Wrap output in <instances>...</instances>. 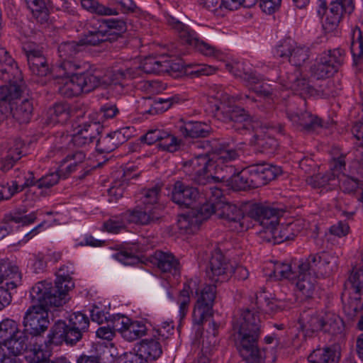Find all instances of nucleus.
<instances>
[{
  "label": "nucleus",
  "mask_w": 363,
  "mask_h": 363,
  "mask_svg": "<svg viewBox=\"0 0 363 363\" xmlns=\"http://www.w3.org/2000/svg\"><path fill=\"white\" fill-rule=\"evenodd\" d=\"M351 52L355 63L363 57V30L356 26L352 32Z\"/></svg>",
  "instance_id": "nucleus-47"
},
{
  "label": "nucleus",
  "mask_w": 363,
  "mask_h": 363,
  "mask_svg": "<svg viewBox=\"0 0 363 363\" xmlns=\"http://www.w3.org/2000/svg\"><path fill=\"white\" fill-rule=\"evenodd\" d=\"M199 197L196 188L189 186L180 181L174 184L172 200L181 206L190 207Z\"/></svg>",
  "instance_id": "nucleus-24"
},
{
  "label": "nucleus",
  "mask_w": 363,
  "mask_h": 363,
  "mask_svg": "<svg viewBox=\"0 0 363 363\" xmlns=\"http://www.w3.org/2000/svg\"><path fill=\"white\" fill-rule=\"evenodd\" d=\"M133 133L134 130L133 128L125 127L108 134V136L111 139V143L116 150L120 145L123 144L130 139L133 136Z\"/></svg>",
  "instance_id": "nucleus-57"
},
{
  "label": "nucleus",
  "mask_w": 363,
  "mask_h": 363,
  "mask_svg": "<svg viewBox=\"0 0 363 363\" xmlns=\"http://www.w3.org/2000/svg\"><path fill=\"white\" fill-rule=\"evenodd\" d=\"M29 69L32 74L38 77H45L50 73L48 60L39 49H33L29 45L25 46Z\"/></svg>",
  "instance_id": "nucleus-21"
},
{
  "label": "nucleus",
  "mask_w": 363,
  "mask_h": 363,
  "mask_svg": "<svg viewBox=\"0 0 363 363\" xmlns=\"http://www.w3.org/2000/svg\"><path fill=\"white\" fill-rule=\"evenodd\" d=\"M348 281L356 294L359 296L363 294V259L352 267Z\"/></svg>",
  "instance_id": "nucleus-44"
},
{
  "label": "nucleus",
  "mask_w": 363,
  "mask_h": 363,
  "mask_svg": "<svg viewBox=\"0 0 363 363\" xmlns=\"http://www.w3.org/2000/svg\"><path fill=\"white\" fill-rule=\"evenodd\" d=\"M312 363H337L338 357L335 351L330 347L318 348L313 350L308 357Z\"/></svg>",
  "instance_id": "nucleus-41"
},
{
  "label": "nucleus",
  "mask_w": 363,
  "mask_h": 363,
  "mask_svg": "<svg viewBox=\"0 0 363 363\" xmlns=\"http://www.w3.org/2000/svg\"><path fill=\"white\" fill-rule=\"evenodd\" d=\"M24 144L21 140H16L7 152V155L2 160V167L4 171L10 169L16 162L21 158L23 155L22 148Z\"/></svg>",
  "instance_id": "nucleus-43"
},
{
  "label": "nucleus",
  "mask_w": 363,
  "mask_h": 363,
  "mask_svg": "<svg viewBox=\"0 0 363 363\" xmlns=\"http://www.w3.org/2000/svg\"><path fill=\"white\" fill-rule=\"evenodd\" d=\"M0 339L6 350L13 354L28 352V347L23 330L13 320L5 319L0 323Z\"/></svg>",
  "instance_id": "nucleus-9"
},
{
  "label": "nucleus",
  "mask_w": 363,
  "mask_h": 363,
  "mask_svg": "<svg viewBox=\"0 0 363 363\" xmlns=\"http://www.w3.org/2000/svg\"><path fill=\"white\" fill-rule=\"evenodd\" d=\"M215 98L220 101L217 106V111L223 114L225 119L233 123V127L236 130H255L257 123L252 121L250 115L243 108L234 106L236 100L242 99L241 96H230L222 90L218 91Z\"/></svg>",
  "instance_id": "nucleus-5"
},
{
  "label": "nucleus",
  "mask_w": 363,
  "mask_h": 363,
  "mask_svg": "<svg viewBox=\"0 0 363 363\" xmlns=\"http://www.w3.org/2000/svg\"><path fill=\"white\" fill-rule=\"evenodd\" d=\"M181 67L179 63L174 62L167 56L148 57L144 59L140 66L134 67L145 74H164L179 71Z\"/></svg>",
  "instance_id": "nucleus-15"
},
{
  "label": "nucleus",
  "mask_w": 363,
  "mask_h": 363,
  "mask_svg": "<svg viewBox=\"0 0 363 363\" xmlns=\"http://www.w3.org/2000/svg\"><path fill=\"white\" fill-rule=\"evenodd\" d=\"M295 267L301 272H311L318 278L329 276L337 268V257L325 252L312 254L306 259L299 260Z\"/></svg>",
  "instance_id": "nucleus-10"
},
{
  "label": "nucleus",
  "mask_w": 363,
  "mask_h": 363,
  "mask_svg": "<svg viewBox=\"0 0 363 363\" xmlns=\"http://www.w3.org/2000/svg\"><path fill=\"white\" fill-rule=\"evenodd\" d=\"M116 180L112 183V186L108 189L109 201H116L123 196L124 190L127 186V175L123 171H118L115 173Z\"/></svg>",
  "instance_id": "nucleus-39"
},
{
  "label": "nucleus",
  "mask_w": 363,
  "mask_h": 363,
  "mask_svg": "<svg viewBox=\"0 0 363 363\" xmlns=\"http://www.w3.org/2000/svg\"><path fill=\"white\" fill-rule=\"evenodd\" d=\"M26 2L38 21L42 23L48 20L49 11L44 0H26Z\"/></svg>",
  "instance_id": "nucleus-49"
},
{
  "label": "nucleus",
  "mask_w": 363,
  "mask_h": 363,
  "mask_svg": "<svg viewBox=\"0 0 363 363\" xmlns=\"http://www.w3.org/2000/svg\"><path fill=\"white\" fill-rule=\"evenodd\" d=\"M89 327V319L86 315L80 312L73 313L69 317L68 325L59 321L54 325L52 329V336L55 339L74 345L88 332Z\"/></svg>",
  "instance_id": "nucleus-6"
},
{
  "label": "nucleus",
  "mask_w": 363,
  "mask_h": 363,
  "mask_svg": "<svg viewBox=\"0 0 363 363\" xmlns=\"http://www.w3.org/2000/svg\"><path fill=\"white\" fill-rule=\"evenodd\" d=\"M345 166V157L340 156L337 158H334L331 164L332 172H328L325 174H318L308 177L306 179L308 184L314 189H320L327 185H334L336 181V177H338L336 173L340 172Z\"/></svg>",
  "instance_id": "nucleus-20"
},
{
  "label": "nucleus",
  "mask_w": 363,
  "mask_h": 363,
  "mask_svg": "<svg viewBox=\"0 0 363 363\" xmlns=\"http://www.w3.org/2000/svg\"><path fill=\"white\" fill-rule=\"evenodd\" d=\"M81 43H77L75 42H66L62 43L58 48V52L60 57L62 59V62L70 61L69 57H73L77 52L81 50Z\"/></svg>",
  "instance_id": "nucleus-56"
},
{
  "label": "nucleus",
  "mask_w": 363,
  "mask_h": 363,
  "mask_svg": "<svg viewBox=\"0 0 363 363\" xmlns=\"http://www.w3.org/2000/svg\"><path fill=\"white\" fill-rule=\"evenodd\" d=\"M218 203V201H208L203 203L198 210L194 211V215L199 220L200 224L203 220L208 219L212 215H215L216 216Z\"/></svg>",
  "instance_id": "nucleus-58"
},
{
  "label": "nucleus",
  "mask_w": 363,
  "mask_h": 363,
  "mask_svg": "<svg viewBox=\"0 0 363 363\" xmlns=\"http://www.w3.org/2000/svg\"><path fill=\"white\" fill-rule=\"evenodd\" d=\"M354 9L353 0H335L330 4V11L323 23L327 32L334 30L340 22L343 13L350 14Z\"/></svg>",
  "instance_id": "nucleus-18"
},
{
  "label": "nucleus",
  "mask_w": 363,
  "mask_h": 363,
  "mask_svg": "<svg viewBox=\"0 0 363 363\" xmlns=\"http://www.w3.org/2000/svg\"><path fill=\"white\" fill-rule=\"evenodd\" d=\"M56 275L55 285L47 281H39L37 284H47L52 289L49 296L54 299L53 303L65 304L67 301V293L74 288V284L67 267L60 268Z\"/></svg>",
  "instance_id": "nucleus-12"
},
{
  "label": "nucleus",
  "mask_w": 363,
  "mask_h": 363,
  "mask_svg": "<svg viewBox=\"0 0 363 363\" xmlns=\"http://www.w3.org/2000/svg\"><path fill=\"white\" fill-rule=\"evenodd\" d=\"M323 331L331 334L341 333L343 328V321L339 315L333 312H323Z\"/></svg>",
  "instance_id": "nucleus-46"
},
{
  "label": "nucleus",
  "mask_w": 363,
  "mask_h": 363,
  "mask_svg": "<svg viewBox=\"0 0 363 363\" xmlns=\"http://www.w3.org/2000/svg\"><path fill=\"white\" fill-rule=\"evenodd\" d=\"M160 191L161 187L159 185H155L150 189H143L140 194L141 203L145 206L155 207L154 206L158 201Z\"/></svg>",
  "instance_id": "nucleus-55"
},
{
  "label": "nucleus",
  "mask_w": 363,
  "mask_h": 363,
  "mask_svg": "<svg viewBox=\"0 0 363 363\" xmlns=\"http://www.w3.org/2000/svg\"><path fill=\"white\" fill-rule=\"evenodd\" d=\"M299 323L303 330L308 335L323 330V311L308 308L301 313Z\"/></svg>",
  "instance_id": "nucleus-25"
},
{
  "label": "nucleus",
  "mask_w": 363,
  "mask_h": 363,
  "mask_svg": "<svg viewBox=\"0 0 363 363\" xmlns=\"http://www.w3.org/2000/svg\"><path fill=\"white\" fill-rule=\"evenodd\" d=\"M180 133L186 138H205L208 135L211 128L199 121L181 122L178 126Z\"/></svg>",
  "instance_id": "nucleus-32"
},
{
  "label": "nucleus",
  "mask_w": 363,
  "mask_h": 363,
  "mask_svg": "<svg viewBox=\"0 0 363 363\" xmlns=\"http://www.w3.org/2000/svg\"><path fill=\"white\" fill-rule=\"evenodd\" d=\"M318 278V277L311 272H301L298 269V276L296 277V279H298L296 282L297 289L305 296L311 297L316 288Z\"/></svg>",
  "instance_id": "nucleus-34"
},
{
  "label": "nucleus",
  "mask_w": 363,
  "mask_h": 363,
  "mask_svg": "<svg viewBox=\"0 0 363 363\" xmlns=\"http://www.w3.org/2000/svg\"><path fill=\"white\" fill-rule=\"evenodd\" d=\"M233 274V266L220 251H215L211 257L207 276L214 284L227 281Z\"/></svg>",
  "instance_id": "nucleus-14"
},
{
  "label": "nucleus",
  "mask_w": 363,
  "mask_h": 363,
  "mask_svg": "<svg viewBox=\"0 0 363 363\" xmlns=\"http://www.w3.org/2000/svg\"><path fill=\"white\" fill-rule=\"evenodd\" d=\"M262 129V127L256 129L250 143L256 146L259 152L272 155L278 147L277 141L273 137L263 134Z\"/></svg>",
  "instance_id": "nucleus-31"
},
{
  "label": "nucleus",
  "mask_w": 363,
  "mask_h": 363,
  "mask_svg": "<svg viewBox=\"0 0 363 363\" xmlns=\"http://www.w3.org/2000/svg\"><path fill=\"white\" fill-rule=\"evenodd\" d=\"M173 103V98H157L155 99L147 98V101L145 105L147 106H153L152 109L150 111H152L154 115H156L167 111L170 108Z\"/></svg>",
  "instance_id": "nucleus-54"
},
{
  "label": "nucleus",
  "mask_w": 363,
  "mask_h": 363,
  "mask_svg": "<svg viewBox=\"0 0 363 363\" xmlns=\"http://www.w3.org/2000/svg\"><path fill=\"white\" fill-rule=\"evenodd\" d=\"M52 289L47 284H36L30 290V298L34 303L25 313L23 325L28 347V352L39 356L42 352V335L48 330L50 320L48 311L50 307H60L63 304L53 303L49 295Z\"/></svg>",
  "instance_id": "nucleus-2"
},
{
  "label": "nucleus",
  "mask_w": 363,
  "mask_h": 363,
  "mask_svg": "<svg viewBox=\"0 0 363 363\" xmlns=\"http://www.w3.org/2000/svg\"><path fill=\"white\" fill-rule=\"evenodd\" d=\"M115 327L121 336L129 342L140 338L147 332L146 325L142 321H134L125 316L115 321Z\"/></svg>",
  "instance_id": "nucleus-19"
},
{
  "label": "nucleus",
  "mask_w": 363,
  "mask_h": 363,
  "mask_svg": "<svg viewBox=\"0 0 363 363\" xmlns=\"http://www.w3.org/2000/svg\"><path fill=\"white\" fill-rule=\"evenodd\" d=\"M258 0H221L219 7L229 11L237 10L241 6L251 8L255 6Z\"/></svg>",
  "instance_id": "nucleus-61"
},
{
  "label": "nucleus",
  "mask_w": 363,
  "mask_h": 363,
  "mask_svg": "<svg viewBox=\"0 0 363 363\" xmlns=\"http://www.w3.org/2000/svg\"><path fill=\"white\" fill-rule=\"evenodd\" d=\"M227 69L235 77L242 79L247 84L249 82L255 83L259 79V75L249 68H245L243 63L235 62L232 64H227Z\"/></svg>",
  "instance_id": "nucleus-37"
},
{
  "label": "nucleus",
  "mask_w": 363,
  "mask_h": 363,
  "mask_svg": "<svg viewBox=\"0 0 363 363\" xmlns=\"http://www.w3.org/2000/svg\"><path fill=\"white\" fill-rule=\"evenodd\" d=\"M155 337H158L160 340L168 339L174 332V325L172 321H164L154 329Z\"/></svg>",
  "instance_id": "nucleus-63"
},
{
  "label": "nucleus",
  "mask_w": 363,
  "mask_h": 363,
  "mask_svg": "<svg viewBox=\"0 0 363 363\" xmlns=\"http://www.w3.org/2000/svg\"><path fill=\"white\" fill-rule=\"evenodd\" d=\"M9 85L0 86V101H11L18 99L22 92L23 78L14 82L8 81Z\"/></svg>",
  "instance_id": "nucleus-42"
},
{
  "label": "nucleus",
  "mask_w": 363,
  "mask_h": 363,
  "mask_svg": "<svg viewBox=\"0 0 363 363\" xmlns=\"http://www.w3.org/2000/svg\"><path fill=\"white\" fill-rule=\"evenodd\" d=\"M33 106L31 101L23 99L11 103V112L13 118L19 123H28L31 119Z\"/></svg>",
  "instance_id": "nucleus-33"
},
{
  "label": "nucleus",
  "mask_w": 363,
  "mask_h": 363,
  "mask_svg": "<svg viewBox=\"0 0 363 363\" xmlns=\"http://www.w3.org/2000/svg\"><path fill=\"white\" fill-rule=\"evenodd\" d=\"M127 223L129 222L126 213H124L110 218L104 222V228L109 233H118L125 228Z\"/></svg>",
  "instance_id": "nucleus-52"
},
{
  "label": "nucleus",
  "mask_w": 363,
  "mask_h": 363,
  "mask_svg": "<svg viewBox=\"0 0 363 363\" xmlns=\"http://www.w3.org/2000/svg\"><path fill=\"white\" fill-rule=\"evenodd\" d=\"M48 114L52 123H64L69 118L68 105L65 104H56L49 109Z\"/></svg>",
  "instance_id": "nucleus-50"
},
{
  "label": "nucleus",
  "mask_w": 363,
  "mask_h": 363,
  "mask_svg": "<svg viewBox=\"0 0 363 363\" xmlns=\"http://www.w3.org/2000/svg\"><path fill=\"white\" fill-rule=\"evenodd\" d=\"M105 41H108L105 29L96 22L92 26V29L89 30L88 34L85 35L84 38L80 40V43L82 46L83 45L96 46Z\"/></svg>",
  "instance_id": "nucleus-40"
},
{
  "label": "nucleus",
  "mask_w": 363,
  "mask_h": 363,
  "mask_svg": "<svg viewBox=\"0 0 363 363\" xmlns=\"http://www.w3.org/2000/svg\"><path fill=\"white\" fill-rule=\"evenodd\" d=\"M180 146V140H179L173 135L163 133V136L159 143V147L163 150L169 152H176Z\"/></svg>",
  "instance_id": "nucleus-62"
},
{
  "label": "nucleus",
  "mask_w": 363,
  "mask_h": 363,
  "mask_svg": "<svg viewBox=\"0 0 363 363\" xmlns=\"http://www.w3.org/2000/svg\"><path fill=\"white\" fill-rule=\"evenodd\" d=\"M81 5L89 12L99 16H113L118 13L116 9L107 7L96 0H82Z\"/></svg>",
  "instance_id": "nucleus-48"
},
{
  "label": "nucleus",
  "mask_w": 363,
  "mask_h": 363,
  "mask_svg": "<svg viewBox=\"0 0 363 363\" xmlns=\"http://www.w3.org/2000/svg\"><path fill=\"white\" fill-rule=\"evenodd\" d=\"M9 270L10 273L6 274L5 286H0V310L11 303L12 296L10 290L16 289L21 281V274L17 267H11Z\"/></svg>",
  "instance_id": "nucleus-28"
},
{
  "label": "nucleus",
  "mask_w": 363,
  "mask_h": 363,
  "mask_svg": "<svg viewBox=\"0 0 363 363\" xmlns=\"http://www.w3.org/2000/svg\"><path fill=\"white\" fill-rule=\"evenodd\" d=\"M310 49L308 47L298 45L296 43L294 48L291 57L289 60V62L294 66L293 67L299 68L306 61L309 59Z\"/></svg>",
  "instance_id": "nucleus-51"
},
{
  "label": "nucleus",
  "mask_w": 363,
  "mask_h": 363,
  "mask_svg": "<svg viewBox=\"0 0 363 363\" xmlns=\"http://www.w3.org/2000/svg\"><path fill=\"white\" fill-rule=\"evenodd\" d=\"M344 58L345 52L341 49L323 52L311 66V77L318 80L332 77L342 65Z\"/></svg>",
  "instance_id": "nucleus-8"
},
{
  "label": "nucleus",
  "mask_w": 363,
  "mask_h": 363,
  "mask_svg": "<svg viewBox=\"0 0 363 363\" xmlns=\"http://www.w3.org/2000/svg\"><path fill=\"white\" fill-rule=\"evenodd\" d=\"M101 26L105 29L108 41L116 40L127 30L126 23L123 20L110 19L98 21Z\"/></svg>",
  "instance_id": "nucleus-36"
},
{
  "label": "nucleus",
  "mask_w": 363,
  "mask_h": 363,
  "mask_svg": "<svg viewBox=\"0 0 363 363\" xmlns=\"http://www.w3.org/2000/svg\"><path fill=\"white\" fill-rule=\"evenodd\" d=\"M129 223L148 225L157 221L160 216L156 207L138 206L133 211L125 212Z\"/></svg>",
  "instance_id": "nucleus-27"
},
{
  "label": "nucleus",
  "mask_w": 363,
  "mask_h": 363,
  "mask_svg": "<svg viewBox=\"0 0 363 363\" xmlns=\"http://www.w3.org/2000/svg\"><path fill=\"white\" fill-rule=\"evenodd\" d=\"M262 236L267 242H273L275 243H281L284 242L282 240V227L281 225H273L267 228L261 232Z\"/></svg>",
  "instance_id": "nucleus-59"
},
{
  "label": "nucleus",
  "mask_w": 363,
  "mask_h": 363,
  "mask_svg": "<svg viewBox=\"0 0 363 363\" xmlns=\"http://www.w3.org/2000/svg\"><path fill=\"white\" fill-rule=\"evenodd\" d=\"M298 264V261L291 264L277 262L273 270L274 277L278 279L284 278L291 280L296 279L298 267H295V266Z\"/></svg>",
  "instance_id": "nucleus-45"
},
{
  "label": "nucleus",
  "mask_w": 363,
  "mask_h": 363,
  "mask_svg": "<svg viewBox=\"0 0 363 363\" xmlns=\"http://www.w3.org/2000/svg\"><path fill=\"white\" fill-rule=\"evenodd\" d=\"M138 350L140 356H143L147 362L157 359L162 352L160 343L153 339L143 340L138 347Z\"/></svg>",
  "instance_id": "nucleus-35"
},
{
  "label": "nucleus",
  "mask_w": 363,
  "mask_h": 363,
  "mask_svg": "<svg viewBox=\"0 0 363 363\" xmlns=\"http://www.w3.org/2000/svg\"><path fill=\"white\" fill-rule=\"evenodd\" d=\"M0 79L4 81H19L22 73L8 52L0 45Z\"/></svg>",
  "instance_id": "nucleus-26"
},
{
  "label": "nucleus",
  "mask_w": 363,
  "mask_h": 363,
  "mask_svg": "<svg viewBox=\"0 0 363 363\" xmlns=\"http://www.w3.org/2000/svg\"><path fill=\"white\" fill-rule=\"evenodd\" d=\"M82 71L83 72L82 74L75 72V82L79 83L82 93L90 92L100 85H102L101 77L96 76L91 72H84L85 70Z\"/></svg>",
  "instance_id": "nucleus-38"
},
{
  "label": "nucleus",
  "mask_w": 363,
  "mask_h": 363,
  "mask_svg": "<svg viewBox=\"0 0 363 363\" xmlns=\"http://www.w3.org/2000/svg\"><path fill=\"white\" fill-rule=\"evenodd\" d=\"M216 217L225 220L232 230L242 231L248 228L242 211L236 205L225 201H218Z\"/></svg>",
  "instance_id": "nucleus-13"
},
{
  "label": "nucleus",
  "mask_w": 363,
  "mask_h": 363,
  "mask_svg": "<svg viewBox=\"0 0 363 363\" xmlns=\"http://www.w3.org/2000/svg\"><path fill=\"white\" fill-rule=\"evenodd\" d=\"M140 76V70L137 68L128 67L125 69H111L108 70L103 77H101V84L104 86H114L119 88V91L123 89V82L126 79H132Z\"/></svg>",
  "instance_id": "nucleus-22"
},
{
  "label": "nucleus",
  "mask_w": 363,
  "mask_h": 363,
  "mask_svg": "<svg viewBox=\"0 0 363 363\" xmlns=\"http://www.w3.org/2000/svg\"><path fill=\"white\" fill-rule=\"evenodd\" d=\"M177 225L180 230L189 233L197 229L200 223L194 215V211H192L187 214L179 216Z\"/></svg>",
  "instance_id": "nucleus-53"
},
{
  "label": "nucleus",
  "mask_w": 363,
  "mask_h": 363,
  "mask_svg": "<svg viewBox=\"0 0 363 363\" xmlns=\"http://www.w3.org/2000/svg\"><path fill=\"white\" fill-rule=\"evenodd\" d=\"M89 64L77 61H64L60 62L53 68V74L55 78L65 80L60 86V93L65 97H73L82 93L79 83L75 82V72L79 70H86Z\"/></svg>",
  "instance_id": "nucleus-7"
},
{
  "label": "nucleus",
  "mask_w": 363,
  "mask_h": 363,
  "mask_svg": "<svg viewBox=\"0 0 363 363\" xmlns=\"http://www.w3.org/2000/svg\"><path fill=\"white\" fill-rule=\"evenodd\" d=\"M260 328L258 313L248 309L242 311L233 322L235 346L242 357L250 363H264L262 353L257 346Z\"/></svg>",
  "instance_id": "nucleus-3"
},
{
  "label": "nucleus",
  "mask_w": 363,
  "mask_h": 363,
  "mask_svg": "<svg viewBox=\"0 0 363 363\" xmlns=\"http://www.w3.org/2000/svg\"><path fill=\"white\" fill-rule=\"evenodd\" d=\"M168 22L169 26L178 33L179 38L184 43L194 47L203 55L216 57L220 55V52L218 50L211 45L201 40L194 30H191L182 22L174 18H169Z\"/></svg>",
  "instance_id": "nucleus-11"
},
{
  "label": "nucleus",
  "mask_w": 363,
  "mask_h": 363,
  "mask_svg": "<svg viewBox=\"0 0 363 363\" xmlns=\"http://www.w3.org/2000/svg\"><path fill=\"white\" fill-rule=\"evenodd\" d=\"M194 291L197 299L193 310V321L195 324L201 325L213 315L216 286L214 284H200V281L197 278L187 281L180 291L177 300L181 319L184 318L188 312L191 301L190 294Z\"/></svg>",
  "instance_id": "nucleus-4"
},
{
  "label": "nucleus",
  "mask_w": 363,
  "mask_h": 363,
  "mask_svg": "<svg viewBox=\"0 0 363 363\" xmlns=\"http://www.w3.org/2000/svg\"><path fill=\"white\" fill-rule=\"evenodd\" d=\"M284 211L279 208L255 203L250 206L248 215L250 218L258 221L263 230L273 225H278L279 218Z\"/></svg>",
  "instance_id": "nucleus-17"
},
{
  "label": "nucleus",
  "mask_w": 363,
  "mask_h": 363,
  "mask_svg": "<svg viewBox=\"0 0 363 363\" xmlns=\"http://www.w3.org/2000/svg\"><path fill=\"white\" fill-rule=\"evenodd\" d=\"M238 157L236 150L218 145L210 155H201L185 162L184 170L199 185L227 182L235 191L251 189L248 169L240 170L231 164Z\"/></svg>",
  "instance_id": "nucleus-1"
},
{
  "label": "nucleus",
  "mask_w": 363,
  "mask_h": 363,
  "mask_svg": "<svg viewBox=\"0 0 363 363\" xmlns=\"http://www.w3.org/2000/svg\"><path fill=\"white\" fill-rule=\"evenodd\" d=\"M287 116L293 125L301 131L311 132L322 126L321 120L307 111H289Z\"/></svg>",
  "instance_id": "nucleus-23"
},
{
  "label": "nucleus",
  "mask_w": 363,
  "mask_h": 363,
  "mask_svg": "<svg viewBox=\"0 0 363 363\" xmlns=\"http://www.w3.org/2000/svg\"><path fill=\"white\" fill-rule=\"evenodd\" d=\"M282 227V240L284 241L294 240V238L303 229L302 223L300 220H296L287 224H281Z\"/></svg>",
  "instance_id": "nucleus-60"
},
{
  "label": "nucleus",
  "mask_w": 363,
  "mask_h": 363,
  "mask_svg": "<svg viewBox=\"0 0 363 363\" xmlns=\"http://www.w3.org/2000/svg\"><path fill=\"white\" fill-rule=\"evenodd\" d=\"M154 259L155 264L162 272L169 273L174 276L179 274V262L172 253L156 251Z\"/></svg>",
  "instance_id": "nucleus-29"
},
{
  "label": "nucleus",
  "mask_w": 363,
  "mask_h": 363,
  "mask_svg": "<svg viewBox=\"0 0 363 363\" xmlns=\"http://www.w3.org/2000/svg\"><path fill=\"white\" fill-rule=\"evenodd\" d=\"M247 169L252 188H258L267 184L259 165L252 166Z\"/></svg>",
  "instance_id": "nucleus-64"
},
{
  "label": "nucleus",
  "mask_w": 363,
  "mask_h": 363,
  "mask_svg": "<svg viewBox=\"0 0 363 363\" xmlns=\"http://www.w3.org/2000/svg\"><path fill=\"white\" fill-rule=\"evenodd\" d=\"M280 84L286 89L299 92L300 94H312L313 89L309 81L301 77L299 68L291 67L279 77Z\"/></svg>",
  "instance_id": "nucleus-16"
},
{
  "label": "nucleus",
  "mask_w": 363,
  "mask_h": 363,
  "mask_svg": "<svg viewBox=\"0 0 363 363\" xmlns=\"http://www.w3.org/2000/svg\"><path fill=\"white\" fill-rule=\"evenodd\" d=\"M100 125L96 123L84 124L72 138V142L77 147H83L93 143L99 135Z\"/></svg>",
  "instance_id": "nucleus-30"
}]
</instances>
